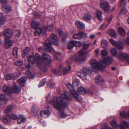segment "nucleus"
Wrapping results in <instances>:
<instances>
[{"instance_id":"1","label":"nucleus","mask_w":129,"mask_h":129,"mask_svg":"<svg viewBox=\"0 0 129 129\" xmlns=\"http://www.w3.org/2000/svg\"><path fill=\"white\" fill-rule=\"evenodd\" d=\"M71 96L68 97L66 94L63 93L59 97H55L53 100L50 101V103L54 106L55 108L57 110H60L58 112V115L60 117L65 118L67 116L63 111L66 107L67 104L65 101V99L71 100Z\"/></svg>"},{"instance_id":"2","label":"nucleus","mask_w":129,"mask_h":129,"mask_svg":"<svg viewBox=\"0 0 129 129\" xmlns=\"http://www.w3.org/2000/svg\"><path fill=\"white\" fill-rule=\"evenodd\" d=\"M30 51V49L29 48L26 47L24 52V56L26 55L27 56L28 60L29 59L32 64L36 63L38 64L39 67L41 70L44 72H46L47 69L46 68L43 67L44 62L41 60L40 56L38 53H36L35 55V58L34 54L33 52H31L28 53Z\"/></svg>"},{"instance_id":"3","label":"nucleus","mask_w":129,"mask_h":129,"mask_svg":"<svg viewBox=\"0 0 129 129\" xmlns=\"http://www.w3.org/2000/svg\"><path fill=\"white\" fill-rule=\"evenodd\" d=\"M52 44L55 46H57L58 45L57 38L54 34L51 35L50 40H47L45 41L44 44V49L48 52H51L53 50L52 47Z\"/></svg>"},{"instance_id":"4","label":"nucleus","mask_w":129,"mask_h":129,"mask_svg":"<svg viewBox=\"0 0 129 129\" xmlns=\"http://www.w3.org/2000/svg\"><path fill=\"white\" fill-rule=\"evenodd\" d=\"M12 110V106H10L4 110V112L6 114V115L3 118V120L5 123L7 124L11 121L12 118L10 115L12 114L11 111Z\"/></svg>"},{"instance_id":"5","label":"nucleus","mask_w":129,"mask_h":129,"mask_svg":"<svg viewBox=\"0 0 129 129\" xmlns=\"http://www.w3.org/2000/svg\"><path fill=\"white\" fill-rule=\"evenodd\" d=\"M90 62L92 66V67H91V68L93 71H96L98 70H102L104 69V67L102 64V61L99 62L95 59H92L91 60Z\"/></svg>"},{"instance_id":"6","label":"nucleus","mask_w":129,"mask_h":129,"mask_svg":"<svg viewBox=\"0 0 129 129\" xmlns=\"http://www.w3.org/2000/svg\"><path fill=\"white\" fill-rule=\"evenodd\" d=\"M92 71H93L91 68V67H89V68H84L83 69V72H78L77 73V74L79 77L81 78L83 80H85L87 78L86 75H90Z\"/></svg>"},{"instance_id":"7","label":"nucleus","mask_w":129,"mask_h":129,"mask_svg":"<svg viewBox=\"0 0 129 129\" xmlns=\"http://www.w3.org/2000/svg\"><path fill=\"white\" fill-rule=\"evenodd\" d=\"M67 84V88L70 90V92L73 95L75 98L78 102H81L82 101V98L79 96L78 94L75 90L74 88L73 87L72 85L70 83H68Z\"/></svg>"},{"instance_id":"8","label":"nucleus","mask_w":129,"mask_h":129,"mask_svg":"<svg viewBox=\"0 0 129 129\" xmlns=\"http://www.w3.org/2000/svg\"><path fill=\"white\" fill-rule=\"evenodd\" d=\"M117 57L120 60H125L129 63V54L124 52L118 53Z\"/></svg>"},{"instance_id":"9","label":"nucleus","mask_w":129,"mask_h":129,"mask_svg":"<svg viewBox=\"0 0 129 129\" xmlns=\"http://www.w3.org/2000/svg\"><path fill=\"white\" fill-rule=\"evenodd\" d=\"M110 41L112 44L116 46V48L119 50H122L124 48V46L123 43L121 41L116 42L112 39L110 40Z\"/></svg>"},{"instance_id":"10","label":"nucleus","mask_w":129,"mask_h":129,"mask_svg":"<svg viewBox=\"0 0 129 129\" xmlns=\"http://www.w3.org/2000/svg\"><path fill=\"white\" fill-rule=\"evenodd\" d=\"M112 18V16L111 14L107 16L105 22L102 24L100 26V28H102L104 27L105 28L107 27L110 24Z\"/></svg>"},{"instance_id":"11","label":"nucleus","mask_w":129,"mask_h":129,"mask_svg":"<svg viewBox=\"0 0 129 129\" xmlns=\"http://www.w3.org/2000/svg\"><path fill=\"white\" fill-rule=\"evenodd\" d=\"M100 6L101 8L105 11H108L110 9V6L109 4L102 0L100 1Z\"/></svg>"},{"instance_id":"12","label":"nucleus","mask_w":129,"mask_h":129,"mask_svg":"<svg viewBox=\"0 0 129 129\" xmlns=\"http://www.w3.org/2000/svg\"><path fill=\"white\" fill-rule=\"evenodd\" d=\"M42 57L45 61V64L48 66H49L51 63V57L50 56L45 53L42 54Z\"/></svg>"},{"instance_id":"13","label":"nucleus","mask_w":129,"mask_h":129,"mask_svg":"<svg viewBox=\"0 0 129 129\" xmlns=\"http://www.w3.org/2000/svg\"><path fill=\"white\" fill-rule=\"evenodd\" d=\"M113 61L112 58L110 56L107 57L104 60L102 61V63L104 67V68L107 67V64H110L112 63Z\"/></svg>"},{"instance_id":"14","label":"nucleus","mask_w":129,"mask_h":129,"mask_svg":"<svg viewBox=\"0 0 129 129\" xmlns=\"http://www.w3.org/2000/svg\"><path fill=\"white\" fill-rule=\"evenodd\" d=\"M79 57L78 58H80L79 60L81 61H84L86 59V57H85L86 53L85 51L82 50H80L78 52Z\"/></svg>"},{"instance_id":"15","label":"nucleus","mask_w":129,"mask_h":129,"mask_svg":"<svg viewBox=\"0 0 129 129\" xmlns=\"http://www.w3.org/2000/svg\"><path fill=\"white\" fill-rule=\"evenodd\" d=\"M12 30L9 28L5 29L4 30V36L7 38L11 37L12 35Z\"/></svg>"},{"instance_id":"16","label":"nucleus","mask_w":129,"mask_h":129,"mask_svg":"<svg viewBox=\"0 0 129 129\" xmlns=\"http://www.w3.org/2000/svg\"><path fill=\"white\" fill-rule=\"evenodd\" d=\"M82 18L84 20L89 23L91 22L92 17L91 15L88 13L84 14L82 16Z\"/></svg>"},{"instance_id":"17","label":"nucleus","mask_w":129,"mask_h":129,"mask_svg":"<svg viewBox=\"0 0 129 129\" xmlns=\"http://www.w3.org/2000/svg\"><path fill=\"white\" fill-rule=\"evenodd\" d=\"M40 115L42 117L45 118H48L50 114L49 111L47 110H42L40 112Z\"/></svg>"},{"instance_id":"18","label":"nucleus","mask_w":129,"mask_h":129,"mask_svg":"<svg viewBox=\"0 0 129 129\" xmlns=\"http://www.w3.org/2000/svg\"><path fill=\"white\" fill-rule=\"evenodd\" d=\"M3 90L8 95L11 96L12 94V91L10 89L9 87L7 85H5L3 86L2 87Z\"/></svg>"},{"instance_id":"19","label":"nucleus","mask_w":129,"mask_h":129,"mask_svg":"<svg viewBox=\"0 0 129 129\" xmlns=\"http://www.w3.org/2000/svg\"><path fill=\"white\" fill-rule=\"evenodd\" d=\"M13 44V42L12 41L8 39H5V47L6 49L9 48Z\"/></svg>"},{"instance_id":"20","label":"nucleus","mask_w":129,"mask_h":129,"mask_svg":"<svg viewBox=\"0 0 129 129\" xmlns=\"http://www.w3.org/2000/svg\"><path fill=\"white\" fill-rule=\"evenodd\" d=\"M27 80L26 77H23L18 79L17 81L21 86L23 87L25 85V82Z\"/></svg>"},{"instance_id":"21","label":"nucleus","mask_w":129,"mask_h":129,"mask_svg":"<svg viewBox=\"0 0 129 129\" xmlns=\"http://www.w3.org/2000/svg\"><path fill=\"white\" fill-rule=\"evenodd\" d=\"M2 9L3 11L6 13L10 12L11 10V8L10 6H7L5 4L2 5Z\"/></svg>"},{"instance_id":"22","label":"nucleus","mask_w":129,"mask_h":129,"mask_svg":"<svg viewBox=\"0 0 129 129\" xmlns=\"http://www.w3.org/2000/svg\"><path fill=\"white\" fill-rule=\"evenodd\" d=\"M75 24L76 26L78 28L84 29L85 28L84 24L79 20L76 21Z\"/></svg>"},{"instance_id":"23","label":"nucleus","mask_w":129,"mask_h":129,"mask_svg":"<svg viewBox=\"0 0 129 129\" xmlns=\"http://www.w3.org/2000/svg\"><path fill=\"white\" fill-rule=\"evenodd\" d=\"M124 125L126 127L129 129V122H127L125 120H123L121 122V124L120 126V129H125L124 126H123Z\"/></svg>"},{"instance_id":"24","label":"nucleus","mask_w":129,"mask_h":129,"mask_svg":"<svg viewBox=\"0 0 129 129\" xmlns=\"http://www.w3.org/2000/svg\"><path fill=\"white\" fill-rule=\"evenodd\" d=\"M40 24L39 22L38 21L34 20L32 22L31 26L33 28L36 29L38 27Z\"/></svg>"},{"instance_id":"25","label":"nucleus","mask_w":129,"mask_h":129,"mask_svg":"<svg viewBox=\"0 0 129 129\" xmlns=\"http://www.w3.org/2000/svg\"><path fill=\"white\" fill-rule=\"evenodd\" d=\"M102 13L100 10H96L95 13V15L96 17L99 20H101L102 19Z\"/></svg>"},{"instance_id":"26","label":"nucleus","mask_w":129,"mask_h":129,"mask_svg":"<svg viewBox=\"0 0 129 129\" xmlns=\"http://www.w3.org/2000/svg\"><path fill=\"white\" fill-rule=\"evenodd\" d=\"M26 118L23 115H21L18 117L17 122L18 124H20L22 122H24L26 121Z\"/></svg>"},{"instance_id":"27","label":"nucleus","mask_w":129,"mask_h":129,"mask_svg":"<svg viewBox=\"0 0 129 129\" xmlns=\"http://www.w3.org/2000/svg\"><path fill=\"white\" fill-rule=\"evenodd\" d=\"M11 90L12 91V93L13 91L16 93H19L21 92V89L19 87L15 86L13 88L12 90Z\"/></svg>"},{"instance_id":"28","label":"nucleus","mask_w":129,"mask_h":129,"mask_svg":"<svg viewBox=\"0 0 129 129\" xmlns=\"http://www.w3.org/2000/svg\"><path fill=\"white\" fill-rule=\"evenodd\" d=\"M118 31L119 33L123 37H124L126 35L125 30L122 27H119L118 28Z\"/></svg>"},{"instance_id":"29","label":"nucleus","mask_w":129,"mask_h":129,"mask_svg":"<svg viewBox=\"0 0 129 129\" xmlns=\"http://www.w3.org/2000/svg\"><path fill=\"white\" fill-rule=\"evenodd\" d=\"M110 124L114 128H117L118 125L117 123V121L116 119H113L110 122Z\"/></svg>"},{"instance_id":"30","label":"nucleus","mask_w":129,"mask_h":129,"mask_svg":"<svg viewBox=\"0 0 129 129\" xmlns=\"http://www.w3.org/2000/svg\"><path fill=\"white\" fill-rule=\"evenodd\" d=\"M110 52L111 54L114 57L117 56V50L115 48H112L110 50Z\"/></svg>"},{"instance_id":"31","label":"nucleus","mask_w":129,"mask_h":129,"mask_svg":"<svg viewBox=\"0 0 129 129\" xmlns=\"http://www.w3.org/2000/svg\"><path fill=\"white\" fill-rule=\"evenodd\" d=\"M103 79L100 76H96L95 79V81L96 83L100 84L103 81Z\"/></svg>"},{"instance_id":"32","label":"nucleus","mask_w":129,"mask_h":129,"mask_svg":"<svg viewBox=\"0 0 129 129\" xmlns=\"http://www.w3.org/2000/svg\"><path fill=\"white\" fill-rule=\"evenodd\" d=\"M109 35L111 36H112L114 38H115L117 37V35L115 31L113 29H111L110 30L109 33Z\"/></svg>"},{"instance_id":"33","label":"nucleus","mask_w":129,"mask_h":129,"mask_svg":"<svg viewBox=\"0 0 129 129\" xmlns=\"http://www.w3.org/2000/svg\"><path fill=\"white\" fill-rule=\"evenodd\" d=\"M78 90L79 93L82 94H84L86 92L85 89L83 87H79L78 89Z\"/></svg>"},{"instance_id":"34","label":"nucleus","mask_w":129,"mask_h":129,"mask_svg":"<svg viewBox=\"0 0 129 129\" xmlns=\"http://www.w3.org/2000/svg\"><path fill=\"white\" fill-rule=\"evenodd\" d=\"M108 42L106 40L103 39L101 41V44L102 47L105 48L107 47Z\"/></svg>"},{"instance_id":"35","label":"nucleus","mask_w":129,"mask_h":129,"mask_svg":"<svg viewBox=\"0 0 129 129\" xmlns=\"http://www.w3.org/2000/svg\"><path fill=\"white\" fill-rule=\"evenodd\" d=\"M75 46L74 41H72L69 42L68 44V48L71 49Z\"/></svg>"},{"instance_id":"36","label":"nucleus","mask_w":129,"mask_h":129,"mask_svg":"<svg viewBox=\"0 0 129 129\" xmlns=\"http://www.w3.org/2000/svg\"><path fill=\"white\" fill-rule=\"evenodd\" d=\"M59 68V70H53V72L54 74L58 75L61 74L62 68V67L61 68L60 67Z\"/></svg>"},{"instance_id":"37","label":"nucleus","mask_w":129,"mask_h":129,"mask_svg":"<svg viewBox=\"0 0 129 129\" xmlns=\"http://www.w3.org/2000/svg\"><path fill=\"white\" fill-rule=\"evenodd\" d=\"M80 31L77 34H75L73 35L72 38L74 39H80L81 38Z\"/></svg>"},{"instance_id":"38","label":"nucleus","mask_w":129,"mask_h":129,"mask_svg":"<svg viewBox=\"0 0 129 129\" xmlns=\"http://www.w3.org/2000/svg\"><path fill=\"white\" fill-rule=\"evenodd\" d=\"M31 111L34 113H37L38 111V107L36 105L33 106L31 108Z\"/></svg>"},{"instance_id":"39","label":"nucleus","mask_w":129,"mask_h":129,"mask_svg":"<svg viewBox=\"0 0 129 129\" xmlns=\"http://www.w3.org/2000/svg\"><path fill=\"white\" fill-rule=\"evenodd\" d=\"M120 114L123 117L126 118L128 117L129 118V111L128 112L127 115L126 114L125 112L123 111L120 112Z\"/></svg>"},{"instance_id":"40","label":"nucleus","mask_w":129,"mask_h":129,"mask_svg":"<svg viewBox=\"0 0 129 129\" xmlns=\"http://www.w3.org/2000/svg\"><path fill=\"white\" fill-rule=\"evenodd\" d=\"M26 74L28 77L31 79H33L34 78V76L33 74L31 72L29 71L28 70L26 72Z\"/></svg>"},{"instance_id":"41","label":"nucleus","mask_w":129,"mask_h":129,"mask_svg":"<svg viewBox=\"0 0 129 129\" xmlns=\"http://www.w3.org/2000/svg\"><path fill=\"white\" fill-rule=\"evenodd\" d=\"M80 82V80L78 79H75L73 82V86L74 87L78 86Z\"/></svg>"},{"instance_id":"42","label":"nucleus","mask_w":129,"mask_h":129,"mask_svg":"<svg viewBox=\"0 0 129 129\" xmlns=\"http://www.w3.org/2000/svg\"><path fill=\"white\" fill-rule=\"evenodd\" d=\"M6 18L3 16L0 17V27L4 24L6 22Z\"/></svg>"},{"instance_id":"43","label":"nucleus","mask_w":129,"mask_h":129,"mask_svg":"<svg viewBox=\"0 0 129 129\" xmlns=\"http://www.w3.org/2000/svg\"><path fill=\"white\" fill-rule=\"evenodd\" d=\"M46 82V79L45 78L43 79L40 82V84L38 85L39 87H41Z\"/></svg>"},{"instance_id":"44","label":"nucleus","mask_w":129,"mask_h":129,"mask_svg":"<svg viewBox=\"0 0 129 129\" xmlns=\"http://www.w3.org/2000/svg\"><path fill=\"white\" fill-rule=\"evenodd\" d=\"M59 34L60 35V37L61 38L62 41H63L65 38L66 36L64 34H63L62 31L61 30H60L59 31Z\"/></svg>"},{"instance_id":"45","label":"nucleus","mask_w":129,"mask_h":129,"mask_svg":"<svg viewBox=\"0 0 129 129\" xmlns=\"http://www.w3.org/2000/svg\"><path fill=\"white\" fill-rule=\"evenodd\" d=\"M101 54L102 57H104L107 56L108 54V52L104 50H103L101 51Z\"/></svg>"},{"instance_id":"46","label":"nucleus","mask_w":129,"mask_h":129,"mask_svg":"<svg viewBox=\"0 0 129 129\" xmlns=\"http://www.w3.org/2000/svg\"><path fill=\"white\" fill-rule=\"evenodd\" d=\"M75 46L77 47H81L82 45V43L79 41H74Z\"/></svg>"},{"instance_id":"47","label":"nucleus","mask_w":129,"mask_h":129,"mask_svg":"<svg viewBox=\"0 0 129 129\" xmlns=\"http://www.w3.org/2000/svg\"><path fill=\"white\" fill-rule=\"evenodd\" d=\"M18 49L17 48L15 47L14 48L13 51V54L14 56L16 58L17 57V53Z\"/></svg>"},{"instance_id":"48","label":"nucleus","mask_w":129,"mask_h":129,"mask_svg":"<svg viewBox=\"0 0 129 129\" xmlns=\"http://www.w3.org/2000/svg\"><path fill=\"white\" fill-rule=\"evenodd\" d=\"M14 75L11 74H8L6 75L5 77V78L6 80H8L12 79L14 77Z\"/></svg>"},{"instance_id":"49","label":"nucleus","mask_w":129,"mask_h":129,"mask_svg":"<svg viewBox=\"0 0 129 129\" xmlns=\"http://www.w3.org/2000/svg\"><path fill=\"white\" fill-rule=\"evenodd\" d=\"M40 29V31L41 33H44L47 30V29L45 25L43 26L41 28H39Z\"/></svg>"},{"instance_id":"50","label":"nucleus","mask_w":129,"mask_h":129,"mask_svg":"<svg viewBox=\"0 0 129 129\" xmlns=\"http://www.w3.org/2000/svg\"><path fill=\"white\" fill-rule=\"evenodd\" d=\"M80 59V58H78V57H77L75 55L71 56L70 58V59L72 61L78 60H79Z\"/></svg>"},{"instance_id":"51","label":"nucleus","mask_w":129,"mask_h":129,"mask_svg":"<svg viewBox=\"0 0 129 129\" xmlns=\"http://www.w3.org/2000/svg\"><path fill=\"white\" fill-rule=\"evenodd\" d=\"M29 60H30L29 59L28 60V58L25 59V65L26 67L27 68H29L30 67V65L29 63Z\"/></svg>"},{"instance_id":"52","label":"nucleus","mask_w":129,"mask_h":129,"mask_svg":"<svg viewBox=\"0 0 129 129\" xmlns=\"http://www.w3.org/2000/svg\"><path fill=\"white\" fill-rule=\"evenodd\" d=\"M23 63V62L21 60H17L15 62L16 65L18 67L21 66Z\"/></svg>"},{"instance_id":"53","label":"nucleus","mask_w":129,"mask_h":129,"mask_svg":"<svg viewBox=\"0 0 129 129\" xmlns=\"http://www.w3.org/2000/svg\"><path fill=\"white\" fill-rule=\"evenodd\" d=\"M57 54V55H58V56L57 55L56 56L55 59L57 61H59L61 60V54L59 52H58Z\"/></svg>"},{"instance_id":"54","label":"nucleus","mask_w":129,"mask_h":129,"mask_svg":"<svg viewBox=\"0 0 129 129\" xmlns=\"http://www.w3.org/2000/svg\"><path fill=\"white\" fill-rule=\"evenodd\" d=\"M48 84L49 87L51 88H53L55 87V84L53 82H50Z\"/></svg>"},{"instance_id":"55","label":"nucleus","mask_w":129,"mask_h":129,"mask_svg":"<svg viewBox=\"0 0 129 129\" xmlns=\"http://www.w3.org/2000/svg\"><path fill=\"white\" fill-rule=\"evenodd\" d=\"M80 33L81 36V38L83 37H86L87 36V34L84 32L83 31H80Z\"/></svg>"},{"instance_id":"56","label":"nucleus","mask_w":129,"mask_h":129,"mask_svg":"<svg viewBox=\"0 0 129 129\" xmlns=\"http://www.w3.org/2000/svg\"><path fill=\"white\" fill-rule=\"evenodd\" d=\"M53 28V24H51L50 25H48L47 26V29L49 31H52Z\"/></svg>"},{"instance_id":"57","label":"nucleus","mask_w":129,"mask_h":129,"mask_svg":"<svg viewBox=\"0 0 129 129\" xmlns=\"http://www.w3.org/2000/svg\"><path fill=\"white\" fill-rule=\"evenodd\" d=\"M41 33V32L40 31V29L39 28L37 29L35 32V36H37L39 35Z\"/></svg>"},{"instance_id":"58","label":"nucleus","mask_w":129,"mask_h":129,"mask_svg":"<svg viewBox=\"0 0 129 129\" xmlns=\"http://www.w3.org/2000/svg\"><path fill=\"white\" fill-rule=\"evenodd\" d=\"M11 115V118H12L14 120H16L17 119V120L18 118L17 117V116L13 114L12 113V114L10 115Z\"/></svg>"},{"instance_id":"59","label":"nucleus","mask_w":129,"mask_h":129,"mask_svg":"<svg viewBox=\"0 0 129 129\" xmlns=\"http://www.w3.org/2000/svg\"><path fill=\"white\" fill-rule=\"evenodd\" d=\"M6 97L5 94H1L0 95V101L4 100Z\"/></svg>"},{"instance_id":"60","label":"nucleus","mask_w":129,"mask_h":129,"mask_svg":"<svg viewBox=\"0 0 129 129\" xmlns=\"http://www.w3.org/2000/svg\"><path fill=\"white\" fill-rule=\"evenodd\" d=\"M89 45L88 44H84L83 46V49L86 50L89 47Z\"/></svg>"},{"instance_id":"61","label":"nucleus","mask_w":129,"mask_h":129,"mask_svg":"<svg viewBox=\"0 0 129 129\" xmlns=\"http://www.w3.org/2000/svg\"><path fill=\"white\" fill-rule=\"evenodd\" d=\"M20 31L18 30L16 32V36L17 37H19L20 35Z\"/></svg>"},{"instance_id":"62","label":"nucleus","mask_w":129,"mask_h":129,"mask_svg":"<svg viewBox=\"0 0 129 129\" xmlns=\"http://www.w3.org/2000/svg\"><path fill=\"white\" fill-rule=\"evenodd\" d=\"M63 69V72L64 74L66 73L68 71L67 69L66 68H64Z\"/></svg>"},{"instance_id":"63","label":"nucleus","mask_w":129,"mask_h":129,"mask_svg":"<svg viewBox=\"0 0 129 129\" xmlns=\"http://www.w3.org/2000/svg\"><path fill=\"white\" fill-rule=\"evenodd\" d=\"M7 2V0H0V3L5 4Z\"/></svg>"},{"instance_id":"64","label":"nucleus","mask_w":129,"mask_h":129,"mask_svg":"<svg viewBox=\"0 0 129 129\" xmlns=\"http://www.w3.org/2000/svg\"><path fill=\"white\" fill-rule=\"evenodd\" d=\"M124 43L128 45L129 46V38H128L126 42H124Z\"/></svg>"}]
</instances>
